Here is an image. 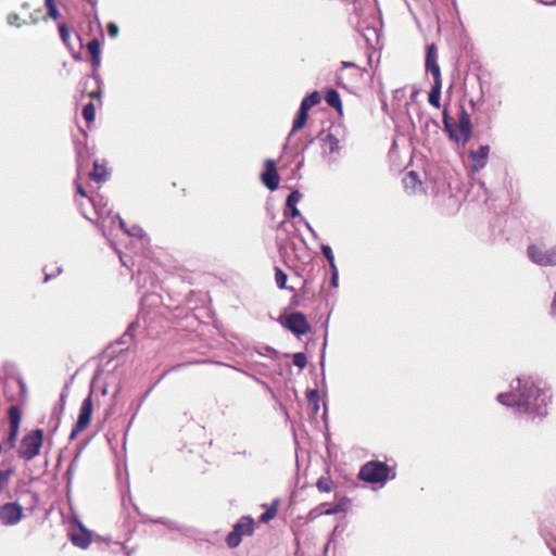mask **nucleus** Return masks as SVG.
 <instances>
[{"label":"nucleus","mask_w":556,"mask_h":556,"mask_svg":"<svg viewBox=\"0 0 556 556\" xmlns=\"http://www.w3.org/2000/svg\"><path fill=\"white\" fill-rule=\"evenodd\" d=\"M358 30L363 31V36L366 38L367 41H370V35H377V29L375 27H366L364 28L361 24H358Z\"/></svg>","instance_id":"nucleus-38"},{"label":"nucleus","mask_w":556,"mask_h":556,"mask_svg":"<svg viewBox=\"0 0 556 556\" xmlns=\"http://www.w3.org/2000/svg\"><path fill=\"white\" fill-rule=\"evenodd\" d=\"M344 509H345L344 504L343 503H338L333 507L326 509L324 511V514L325 515H336V514H339L341 511H344Z\"/></svg>","instance_id":"nucleus-43"},{"label":"nucleus","mask_w":556,"mask_h":556,"mask_svg":"<svg viewBox=\"0 0 556 556\" xmlns=\"http://www.w3.org/2000/svg\"><path fill=\"white\" fill-rule=\"evenodd\" d=\"M59 31H60V36H61V39L64 42V45L66 47H70V30H68L67 25L65 23L59 24Z\"/></svg>","instance_id":"nucleus-35"},{"label":"nucleus","mask_w":556,"mask_h":556,"mask_svg":"<svg viewBox=\"0 0 556 556\" xmlns=\"http://www.w3.org/2000/svg\"><path fill=\"white\" fill-rule=\"evenodd\" d=\"M254 531V520L249 516L241 517L233 526L232 531L227 535L226 542L230 548L240 545L244 535H251Z\"/></svg>","instance_id":"nucleus-7"},{"label":"nucleus","mask_w":556,"mask_h":556,"mask_svg":"<svg viewBox=\"0 0 556 556\" xmlns=\"http://www.w3.org/2000/svg\"><path fill=\"white\" fill-rule=\"evenodd\" d=\"M250 377H252L257 383H260L263 389H266L268 392H271V388L268 386V383H266L265 381L252 376V375H249Z\"/></svg>","instance_id":"nucleus-49"},{"label":"nucleus","mask_w":556,"mask_h":556,"mask_svg":"<svg viewBox=\"0 0 556 556\" xmlns=\"http://www.w3.org/2000/svg\"><path fill=\"white\" fill-rule=\"evenodd\" d=\"M287 280H288L287 274L280 267H275V281H276L277 287L279 289H286Z\"/></svg>","instance_id":"nucleus-28"},{"label":"nucleus","mask_w":556,"mask_h":556,"mask_svg":"<svg viewBox=\"0 0 556 556\" xmlns=\"http://www.w3.org/2000/svg\"><path fill=\"white\" fill-rule=\"evenodd\" d=\"M276 514H277V507L275 505H273L265 513H263L261 515L260 520L262 522H267V521L271 520L276 516Z\"/></svg>","instance_id":"nucleus-37"},{"label":"nucleus","mask_w":556,"mask_h":556,"mask_svg":"<svg viewBox=\"0 0 556 556\" xmlns=\"http://www.w3.org/2000/svg\"><path fill=\"white\" fill-rule=\"evenodd\" d=\"M426 71L432 75L433 81H442L441 70L437 61V48L434 43L427 46Z\"/></svg>","instance_id":"nucleus-14"},{"label":"nucleus","mask_w":556,"mask_h":556,"mask_svg":"<svg viewBox=\"0 0 556 556\" xmlns=\"http://www.w3.org/2000/svg\"><path fill=\"white\" fill-rule=\"evenodd\" d=\"M66 495L70 494V480L65 484Z\"/></svg>","instance_id":"nucleus-57"},{"label":"nucleus","mask_w":556,"mask_h":556,"mask_svg":"<svg viewBox=\"0 0 556 556\" xmlns=\"http://www.w3.org/2000/svg\"><path fill=\"white\" fill-rule=\"evenodd\" d=\"M323 514H324V511H319L318 508H314L308 513V519L314 520Z\"/></svg>","instance_id":"nucleus-48"},{"label":"nucleus","mask_w":556,"mask_h":556,"mask_svg":"<svg viewBox=\"0 0 556 556\" xmlns=\"http://www.w3.org/2000/svg\"><path fill=\"white\" fill-rule=\"evenodd\" d=\"M68 475H70V468H67L66 471L64 472V478H66Z\"/></svg>","instance_id":"nucleus-61"},{"label":"nucleus","mask_w":556,"mask_h":556,"mask_svg":"<svg viewBox=\"0 0 556 556\" xmlns=\"http://www.w3.org/2000/svg\"><path fill=\"white\" fill-rule=\"evenodd\" d=\"M321 148L325 153L329 154H339L341 151V146L339 139L332 134L327 132L321 137Z\"/></svg>","instance_id":"nucleus-16"},{"label":"nucleus","mask_w":556,"mask_h":556,"mask_svg":"<svg viewBox=\"0 0 556 556\" xmlns=\"http://www.w3.org/2000/svg\"><path fill=\"white\" fill-rule=\"evenodd\" d=\"M88 2L94 5L98 2V0H88Z\"/></svg>","instance_id":"nucleus-62"},{"label":"nucleus","mask_w":556,"mask_h":556,"mask_svg":"<svg viewBox=\"0 0 556 556\" xmlns=\"http://www.w3.org/2000/svg\"><path fill=\"white\" fill-rule=\"evenodd\" d=\"M478 185H479V188L484 190V192L486 191L484 182L480 181Z\"/></svg>","instance_id":"nucleus-59"},{"label":"nucleus","mask_w":556,"mask_h":556,"mask_svg":"<svg viewBox=\"0 0 556 556\" xmlns=\"http://www.w3.org/2000/svg\"><path fill=\"white\" fill-rule=\"evenodd\" d=\"M441 89H442V81H433V86L431 87V90L428 94L429 103L437 109H439L441 105L440 104Z\"/></svg>","instance_id":"nucleus-22"},{"label":"nucleus","mask_w":556,"mask_h":556,"mask_svg":"<svg viewBox=\"0 0 556 556\" xmlns=\"http://www.w3.org/2000/svg\"><path fill=\"white\" fill-rule=\"evenodd\" d=\"M43 273H45L43 281L48 282L52 278L56 277L59 274H61L62 269H61V267H55V270L49 271L48 267H43Z\"/></svg>","instance_id":"nucleus-39"},{"label":"nucleus","mask_w":556,"mask_h":556,"mask_svg":"<svg viewBox=\"0 0 556 556\" xmlns=\"http://www.w3.org/2000/svg\"><path fill=\"white\" fill-rule=\"evenodd\" d=\"M302 199V193L299 190H293L287 198V206L296 205Z\"/></svg>","instance_id":"nucleus-36"},{"label":"nucleus","mask_w":556,"mask_h":556,"mask_svg":"<svg viewBox=\"0 0 556 556\" xmlns=\"http://www.w3.org/2000/svg\"><path fill=\"white\" fill-rule=\"evenodd\" d=\"M551 315L556 316V292L554 293L552 303H551Z\"/></svg>","instance_id":"nucleus-51"},{"label":"nucleus","mask_w":556,"mask_h":556,"mask_svg":"<svg viewBox=\"0 0 556 556\" xmlns=\"http://www.w3.org/2000/svg\"><path fill=\"white\" fill-rule=\"evenodd\" d=\"M287 207L289 208V211H290V216H291L292 218H295V217H300V218H301V217H302V216H301V213H300V211H299V208L296 207V205H293V206H287Z\"/></svg>","instance_id":"nucleus-45"},{"label":"nucleus","mask_w":556,"mask_h":556,"mask_svg":"<svg viewBox=\"0 0 556 556\" xmlns=\"http://www.w3.org/2000/svg\"><path fill=\"white\" fill-rule=\"evenodd\" d=\"M530 261L539 266H556V247L531 244L527 249Z\"/></svg>","instance_id":"nucleus-6"},{"label":"nucleus","mask_w":556,"mask_h":556,"mask_svg":"<svg viewBox=\"0 0 556 556\" xmlns=\"http://www.w3.org/2000/svg\"><path fill=\"white\" fill-rule=\"evenodd\" d=\"M115 220L118 222L119 227L125 231V233H127L129 237L138 239L142 247H146L149 243V238L140 226L134 225L131 227H127L126 223L118 214L112 216V222L114 223Z\"/></svg>","instance_id":"nucleus-15"},{"label":"nucleus","mask_w":556,"mask_h":556,"mask_svg":"<svg viewBox=\"0 0 556 556\" xmlns=\"http://www.w3.org/2000/svg\"><path fill=\"white\" fill-rule=\"evenodd\" d=\"M23 517V507L17 502L0 505V523L11 527L17 525Z\"/></svg>","instance_id":"nucleus-8"},{"label":"nucleus","mask_w":556,"mask_h":556,"mask_svg":"<svg viewBox=\"0 0 556 556\" xmlns=\"http://www.w3.org/2000/svg\"><path fill=\"white\" fill-rule=\"evenodd\" d=\"M477 104H478V103H477L476 101L470 100V105H471L472 110H476V109H477Z\"/></svg>","instance_id":"nucleus-56"},{"label":"nucleus","mask_w":556,"mask_h":556,"mask_svg":"<svg viewBox=\"0 0 556 556\" xmlns=\"http://www.w3.org/2000/svg\"><path fill=\"white\" fill-rule=\"evenodd\" d=\"M321 253L324 254V256L328 261L329 267L336 266L334 255H333V252H332V249L330 248V245L323 244L321 245Z\"/></svg>","instance_id":"nucleus-34"},{"label":"nucleus","mask_w":556,"mask_h":556,"mask_svg":"<svg viewBox=\"0 0 556 556\" xmlns=\"http://www.w3.org/2000/svg\"><path fill=\"white\" fill-rule=\"evenodd\" d=\"M110 172L104 163H100L98 160L93 162V170L91 178L98 182H104L109 179Z\"/></svg>","instance_id":"nucleus-17"},{"label":"nucleus","mask_w":556,"mask_h":556,"mask_svg":"<svg viewBox=\"0 0 556 556\" xmlns=\"http://www.w3.org/2000/svg\"><path fill=\"white\" fill-rule=\"evenodd\" d=\"M418 93H419L418 89H416L415 87H413V90H412V93H410V101H412V102H415V101H416V98H417Z\"/></svg>","instance_id":"nucleus-54"},{"label":"nucleus","mask_w":556,"mask_h":556,"mask_svg":"<svg viewBox=\"0 0 556 556\" xmlns=\"http://www.w3.org/2000/svg\"><path fill=\"white\" fill-rule=\"evenodd\" d=\"M330 271H331L330 285H331V287L337 288L339 285V271H338L337 265L331 266Z\"/></svg>","instance_id":"nucleus-41"},{"label":"nucleus","mask_w":556,"mask_h":556,"mask_svg":"<svg viewBox=\"0 0 556 556\" xmlns=\"http://www.w3.org/2000/svg\"><path fill=\"white\" fill-rule=\"evenodd\" d=\"M292 362L294 366L299 367L300 369H303L306 367L307 358L304 353L298 352L292 355Z\"/></svg>","instance_id":"nucleus-32"},{"label":"nucleus","mask_w":556,"mask_h":556,"mask_svg":"<svg viewBox=\"0 0 556 556\" xmlns=\"http://www.w3.org/2000/svg\"><path fill=\"white\" fill-rule=\"evenodd\" d=\"M390 468L387 464L371 460L361 467L358 478L368 483H386L389 480Z\"/></svg>","instance_id":"nucleus-4"},{"label":"nucleus","mask_w":556,"mask_h":556,"mask_svg":"<svg viewBox=\"0 0 556 556\" xmlns=\"http://www.w3.org/2000/svg\"><path fill=\"white\" fill-rule=\"evenodd\" d=\"M403 184L405 189L412 192H416L417 189L421 186L419 176L415 170H410L404 176Z\"/></svg>","instance_id":"nucleus-19"},{"label":"nucleus","mask_w":556,"mask_h":556,"mask_svg":"<svg viewBox=\"0 0 556 556\" xmlns=\"http://www.w3.org/2000/svg\"><path fill=\"white\" fill-rule=\"evenodd\" d=\"M43 441V431L35 429L25 434L17 450L20 458L28 462L34 459L40 452Z\"/></svg>","instance_id":"nucleus-3"},{"label":"nucleus","mask_w":556,"mask_h":556,"mask_svg":"<svg viewBox=\"0 0 556 556\" xmlns=\"http://www.w3.org/2000/svg\"><path fill=\"white\" fill-rule=\"evenodd\" d=\"M83 117L87 123H92L96 117V108L92 102H88L83 108Z\"/></svg>","instance_id":"nucleus-30"},{"label":"nucleus","mask_w":556,"mask_h":556,"mask_svg":"<svg viewBox=\"0 0 556 556\" xmlns=\"http://www.w3.org/2000/svg\"><path fill=\"white\" fill-rule=\"evenodd\" d=\"M325 101L330 108L336 109L340 114L342 113L341 98L336 89L330 88L326 91Z\"/></svg>","instance_id":"nucleus-18"},{"label":"nucleus","mask_w":556,"mask_h":556,"mask_svg":"<svg viewBox=\"0 0 556 556\" xmlns=\"http://www.w3.org/2000/svg\"><path fill=\"white\" fill-rule=\"evenodd\" d=\"M103 541L100 535L93 536L92 531L87 529L85 525L72 513V545L87 549L92 541Z\"/></svg>","instance_id":"nucleus-5"},{"label":"nucleus","mask_w":556,"mask_h":556,"mask_svg":"<svg viewBox=\"0 0 556 556\" xmlns=\"http://www.w3.org/2000/svg\"><path fill=\"white\" fill-rule=\"evenodd\" d=\"M407 89L406 87L397 88L393 91V103L397 106H401L403 103L408 105L406 101Z\"/></svg>","instance_id":"nucleus-25"},{"label":"nucleus","mask_w":556,"mask_h":556,"mask_svg":"<svg viewBox=\"0 0 556 556\" xmlns=\"http://www.w3.org/2000/svg\"><path fill=\"white\" fill-rule=\"evenodd\" d=\"M108 34L111 38H116L119 33V28L116 23L110 22L106 26Z\"/></svg>","instance_id":"nucleus-42"},{"label":"nucleus","mask_w":556,"mask_h":556,"mask_svg":"<svg viewBox=\"0 0 556 556\" xmlns=\"http://www.w3.org/2000/svg\"><path fill=\"white\" fill-rule=\"evenodd\" d=\"M92 412L93 405L90 393L81 403L75 429L72 430V440L76 437L78 432L87 428L91 420Z\"/></svg>","instance_id":"nucleus-10"},{"label":"nucleus","mask_w":556,"mask_h":556,"mask_svg":"<svg viewBox=\"0 0 556 556\" xmlns=\"http://www.w3.org/2000/svg\"><path fill=\"white\" fill-rule=\"evenodd\" d=\"M86 201H87L88 203L92 204V202H91V200H90V199L86 198Z\"/></svg>","instance_id":"nucleus-63"},{"label":"nucleus","mask_w":556,"mask_h":556,"mask_svg":"<svg viewBox=\"0 0 556 556\" xmlns=\"http://www.w3.org/2000/svg\"><path fill=\"white\" fill-rule=\"evenodd\" d=\"M45 5L47 8V15L53 20H58L60 17V11L56 4V0H45Z\"/></svg>","instance_id":"nucleus-26"},{"label":"nucleus","mask_w":556,"mask_h":556,"mask_svg":"<svg viewBox=\"0 0 556 556\" xmlns=\"http://www.w3.org/2000/svg\"><path fill=\"white\" fill-rule=\"evenodd\" d=\"M17 383H18V386H20V388H21V392H22V394H25V392H26V386H25L24 380H23L22 378H18V379H17Z\"/></svg>","instance_id":"nucleus-52"},{"label":"nucleus","mask_w":556,"mask_h":556,"mask_svg":"<svg viewBox=\"0 0 556 556\" xmlns=\"http://www.w3.org/2000/svg\"><path fill=\"white\" fill-rule=\"evenodd\" d=\"M138 327H139L138 321H132V323L128 326V328H127V330L124 332V334L121 337V343H122V344H127V343H129V342L132 340V338H134V333H135V331H136V329H137Z\"/></svg>","instance_id":"nucleus-29"},{"label":"nucleus","mask_w":556,"mask_h":556,"mask_svg":"<svg viewBox=\"0 0 556 556\" xmlns=\"http://www.w3.org/2000/svg\"><path fill=\"white\" fill-rule=\"evenodd\" d=\"M307 118H308V113L299 109L298 115L293 121L292 130L289 136H291L293 132L302 129L305 126Z\"/></svg>","instance_id":"nucleus-24"},{"label":"nucleus","mask_w":556,"mask_h":556,"mask_svg":"<svg viewBox=\"0 0 556 556\" xmlns=\"http://www.w3.org/2000/svg\"><path fill=\"white\" fill-rule=\"evenodd\" d=\"M119 260L124 266H128L127 263L124 261V257L122 256V254H119Z\"/></svg>","instance_id":"nucleus-60"},{"label":"nucleus","mask_w":556,"mask_h":556,"mask_svg":"<svg viewBox=\"0 0 556 556\" xmlns=\"http://www.w3.org/2000/svg\"><path fill=\"white\" fill-rule=\"evenodd\" d=\"M87 50L92 56V65L100 64V43L97 39H92L87 43Z\"/></svg>","instance_id":"nucleus-23"},{"label":"nucleus","mask_w":556,"mask_h":556,"mask_svg":"<svg viewBox=\"0 0 556 556\" xmlns=\"http://www.w3.org/2000/svg\"><path fill=\"white\" fill-rule=\"evenodd\" d=\"M341 67H342V68L356 67V64H355V63H353V62L343 61V62H341Z\"/></svg>","instance_id":"nucleus-53"},{"label":"nucleus","mask_w":556,"mask_h":556,"mask_svg":"<svg viewBox=\"0 0 556 556\" xmlns=\"http://www.w3.org/2000/svg\"><path fill=\"white\" fill-rule=\"evenodd\" d=\"M320 100H321V97H320L319 92L313 91L302 100V102L300 104V110L308 113L309 109L317 105L320 102Z\"/></svg>","instance_id":"nucleus-21"},{"label":"nucleus","mask_w":556,"mask_h":556,"mask_svg":"<svg viewBox=\"0 0 556 556\" xmlns=\"http://www.w3.org/2000/svg\"><path fill=\"white\" fill-rule=\"evenodd\" d=\"M306 399L309 404L314 405L315 412H318L319 409V393L318 390L312 389L306 392Z\"/></svg>","instance_id":"nucleus-31"},{"label":"nucleus","mask_w":556,"mask_h":556,"mask_svg":"<svg viewBox=\"0 0 556 556\" xmlns=\"http://www.w3.org/2000/svg\"><path fill=\"white\" fill-rule=\"evenodd\" d=\"M301 222L304 223L305 227L307 228V230L312 233V236L314 238H317V233L316 231L314 230V228L311 226V224L304 218V217H301Z\"/></svg>","instance_id":"nucleus-47"},{"label":"nucleus","mask_w":556,"mask_h":556,"mask_svg":"<svg viewBox=\"0 0 556 556\" xmlns=\"http://www.w3.org/2000/svg\"><path fill=\"white\" fill-rule=\"evenodd\" d=\"M490 153V146L483 144L480 146L478 150H471L469 152V159L471 161V169L473 172H479L484 168L488 164Z\"/></svg>","instance_id":"nucleus-13"},{"label":"nucleus","mask_w":556,"mask_h":556,"mask_svg":"<svg viewBox=\"0 0 556 556\" xmlns=\"http://www.w3.org/2000/svg\"><path fill=\"white\" fill-rule=\"evenodd\" d=\"M443 125L448 138L458 146L465 147L472 136L473 126L471 118L464 106L459 108L457 124H453L447 112L444 111Z\"/></svg>","instance_id":"nucleus-2"},{"label":"nucleus","mask_w":556,"mask_h":556,"mask_svg":"<svg viewBox=\"0 0 556 556\" xmlns=\"http://www.w3.org/2000/svg\"><path fill=\"white\" fill-rule=\"evenodd\" d=\"M153 522L162 523V525L166 526L167 528H169L170 530H179L180 529L175 522H173L164 517L157 518V519L153 520Z\"/></svg>","instance_id":"nucleus-40"},{"label":"nucleus","mask_w":556,"mask_h":556,"mask_svg":"<svg viewBox=\"0 0 556 556\" xmlns=\"http://www.w3.org/2000/svg\"><path fill=\"white\" fill-rule=\"evenodd\" d=\"M496 400L503 406L515 408L518 415H526L534 420L548 415L553 393L551 386L543 378L528 375L514 380L510 390L498 393Z\"/></svg>","instance_id":"nucleus-1"},{"label":"nucleus","mask_w":556,"mask_h":556,"mask_svg":"<svg viewBox=\"0 0 556 556\" xmlns=\"http://www.w3.org/2000/svg\"><path fill=\"white\" fill-rule=\"evenodd\" d=\"M76 151H77V166H78V169H80V167L83 165L84 154H83V150L79 147H76Z\"/></svg>","instance_id":"nucleus-46"},{"label":"nucleus","mask_w":556,"mask_h":556,"mask_svg":"<svg viewBox=\"0 0 556 556\" xmlns=\"http://www.w3.org/2000/svg\"><path fill=\"white\" fill-rule=\"evenodd\" d=\"M283 326L298 337L307 333L311 328L305 315L301 312H293L288 315Z\"/></svg>","instance_id":"nucleus-9"},{"label":"nucleus","mask_w":556,"mask_h":556,"mask_svg":"<svg viewBox=\"0 0 556 556\" xmlns=\"http://www.w3.org/2000/svg\"><path fill=\"white\" fill-rule=\"evenodd\" d=\"M316 486L320 492H330L332 489V481L329 478L321 477L317 480Z\"/></svg>","instance_id":"nucleus-33"},{"label":"nucleus","mask_w":556,"mask_h":556,"mask_svg":"<svg viewBox=\"0 0 556 556\" xmlns=\"http://www.w3.org/2000/svg\"><path fill=\"white\" fill-rule=\"evenodd\" d=\"M8 419H9V426L10 430L5 439V444L13 446L20 430L21 419H22V412L18 406L12 405L10 406L8 410Z\"/></svg>","instance_id":"nucleus-11"},{"label":"nucleus","mask_w":556,"mask_h":556,"mask_svg":"<svg viewBox=\"0 0 556 556\" xmlns=\"http://www.w3.org/2000/svg\"><path fill=\"white\" fill-rule=\"evenodd\" d=\"M67 388H68V384H67V383H65V384H64V390H63V392L61 393V396H60V402H61V408H62V409H63V408H64V406H65V397H66V393H65V392H66Z\"/></svg>","instance_id":"nucleus-50"},{"label":"nucleus","mask_w":556,"mask_h":556,"mask_svg":"<svg viewBox=\"0 0 556 556\" xmlns=\"http://www.w3.org/2000/svg\"><path fill=\"white\" fill-rule=\"evenodd\" d=\"M257 355L268 357L270 359H277L279 356L278 351L270 346H261L254 351Z\"/></svg>","instance_id":"nucleus-27"},{"label":"nucleus","mask_w":556,"mask_h":556,"mask_svg":"<svg viewBox=\"0 0 556 556\" xmlns=\"http://www.w3.org/2000/svg\"><path fill=\"white\" fill-rule=\"evenodd\" d=\"M552 552H553L554 556H556V551H555V549H553Z\"/></svg>","instance_id":"nucleus-64"},{"label":"nucleus","mask_w":556,"mask_h":556,"mask_svg":"<svg viewBox=\"0 0 556 556\" xmlns=\"http://www.w3.org/2000/svg\"><path fill=\"white\" fill-rule=\"evenodd\" d=\"M79 206H80V208H83V204H79ZM81 214H83L84 217L90 219V217L85 213L84 210H81Z\"/></svg>","instance_id":"nucleus-58"},{"label":"nucleus","mask_w":556,"mask_h":556,"mask_svg":"<svg viewBox=\"0 0 556 556\" xmlns=\"http://www.w3.org/2000/svg\"><path fill=\"white\" fill-rule=\"evenodd\" d=\"M77 193L80 195L81 199L86 198V193H85L83 187L79 185L77 186Z\"/></svg>","instance_id":"nucleus-55"},{"label":"nucleus","mask_w":556,"mask_h":556,"mask_svg":"<svg viewBox=\"0 0 556 556\" xmlns=\"http://www.w3.org/2000/svg\"><path fill=\"white\" fill-rule=\"evenodd\" d=\"M20 21V16L17 14H10L8 16V23L12 26H16V27H20L21 24L18 23Z\"/></svg>","instance_id":"nucleus-44"},{"label":"nucleus","mask_w":556,"mask_h":556,"mask_svg":"<svg viewBox=\"0 0 556 556\" xmlns=\"http://www.w3.org/2000/svg\"><path fill=\"white\" fill-rule=\"evenodd\" d=\"M14 473V469L9 467L4 469H0V495H7L11 497V494L7 492L10 480Z\"/></svg>","instance_id":"nucleus-20"},{"label":"nucleus","mask_w":556,"mask_h":556,"mask_svg":"<svg viewBox=\"0 0 556 556\" xmlns=\"http://www.w3.org/2000/svg\"><path fill=\"white\" fill-rule=\"evenodd\" d=\"M265 170L262 173V182L270 190L274 191L279 186V175L274 160H266Z\"/></svg>","instance_id":"nucleus-12"}]
</instances>
